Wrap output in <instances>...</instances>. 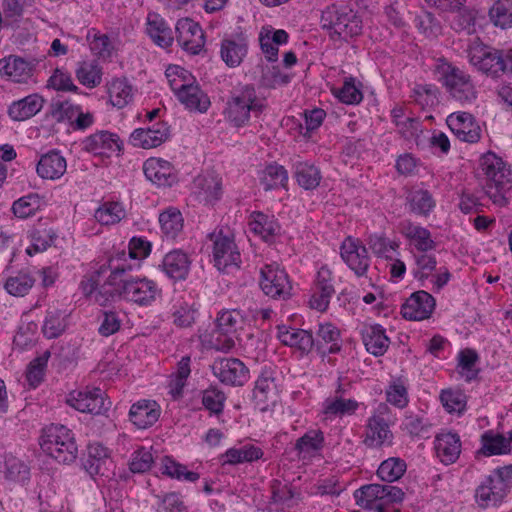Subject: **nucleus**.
<instances>
[{
  "label": "nucleus",
  "mask_w": 512,
  "mask_h": 512,
  "mask_svg": "<svg viewBox=\"0 0 512 512\" xmlns=\"http://www.w3.org/2000/svg\"><path fill=\"white\" fill-rule=\"evenodd\" d=\"M480 170L485 176V194L493 204L504 207L508 205L507 194L512 189V172L510 167L492 152L480 158Z\"/></svg>",
  "instance_id": "obj_1"
},
{
  "label": "nucleus",
  "mask_w": 512,
  "mask_h": 512,
  "mask_svg": "<svg viewBox=\"0 0 512 512\" xmlns=\"http://www.w3.org/2000/svg\"><path fill=\"white\" fill-rule=\"evenodd\" d=\"M265 108L264 99L257 95L255 87L252 84H245L231 92L223 115L230 125L240 128L247 126L252 116L258 118Z\"/></svg>",
  "instance_id": "obj_2"
},
{
  "label": "nucleus",
  "mask_w": 512,
  "mask_h": 512,
  "mask_svg": "<svg viewBox=\"0 0 512 512\" xmlns=\"http://www.w3.org/2000/svg\"><path fill=\"white\" fill-rule=\"evenodd\" d=\"M166 77L172 91L186 109L200 113L209 109L211 102L208 95L189 71L180 66H170L166 70Z\"/></svg>",
  "instance_id": "obj_3"
},
{
  "label": "nucleus",
  "mask_w": 512,
  "mask_h": 512,
  "mask_svg": "<svg viewBox=\"0 0 512 512\" xmlns=\"http://www.w3.org/2000/svg\"><path fill=\"white\" fill-rule=\"evenodd\" d=\"M434 73L453 100L462 105L472 104L476 100L477 91L471 76L459 67L441 58L437 60Z\"/></svg>",
  "instance_id": "obj_4"
},
{
  "label": "nucleus",
  "mask_w": 512,
  "mask_h": 512,
  "mask_svg": "<svg viewBox=\"0 0 512 512\" xmlns=\"http://www.w3.org/2000/svg\"><path fill=\"white\" fill-rule=\"evenodd\" d=\"M320 24L332 39L344 41L359 36L363 29L361 17L347 5L327 6L321 13Z\"/></svg>",
  "instance_id": "obj_5"
},
{
  "label": "nucleus",
  "mask_w": 512,
  "mask_h": 512,
  "mask_svg": "<svg viewBox=\"0 0 512 512\" xmlns=\"http://www.w3.org/2000/svg\"><path fill=\"white\" fill-rule=\"evenodd\" d=\"M39 444L44 453L59 463H72L78 455L74 433L61 424H50L44 427Z\"/></svg>",
  "instance_id": "obj_6"
},
{
  "label": "nucleus",
  "mask_w": 512,
  "mask_h": 512,
  "mask_svg": "<svg viewBox=\"0 0 512 512\" xmlns=\"http://www.w3.org/2000/svg\"><path fill=\"white\" fill-rule=\"evenodd\" d=\"M401 488L390 484H367L354 491L356 504L375 512H401L396 507L404 499Z\"/></svg>",
  "instance_id": "obj_7"
},
{
  "label": "nucleus",
  "mask_w": 512,
  "mask_h": 512,
  "mask_svg": "<svg viewBox=\"0 0 512 512\" xmlns=\"http://www.w3.org/2000/svg\"><path fill=\"white\" fill-rule=\"evenodd\" d=\"M259 285L263 293L274 300L284 301L292 295L289 276L277 264H267L260 269Z\"/></svg>",
  "instance_id": "obj_8"
},
{
  "label": "nucleus",
  "mask_w": 512,
  "mask_h": 512,
  "mask_svg": "<svg viewBox=\"0 0 512 512\" xmlns=\"http://www.w3.org/2000/svg\"><path fill=\"white\" fill-rule=\"evenodd\" d=\"M120 297L138 306H150L161 296L157 283L148 278H124Z\"/></svg>",
  "instance_id": "obj_9"
},
{
  "label": "nucleus",
  "mask_w": 512,
  "mask_h": 512,
  "mask_svg": "<svg viewBox=\"0 0 512 512\" xmlns=\"http://www.w3.org/2000/svg\"><path fill=\"white\" fill-rule=\"evenodd\" d=\"M389 407L381 403L373 415L368 418L364 444L370 448H379L384 445H391L393 433L389 424Z\"/></svg>",
  "instance_id": "obj_10"
},
{
  "label": "nucleus",
  "mask_w": 512,
  "mask_h": 512,
  "mask_svg": "<svg viewBox=\"0 0 512 512\" xmlns=\"http://www.w3.org/2000/svg\"><path fill=\"white\" fill-rule=\"evenodd\" d=\"M211 239L213 240V258L217 269L227 271L229 268H239L241 254L233 236L220 231L217 234H212Z\"/></svg>",
  "instance_id": "obj_11"
},
{
  "label": "nucleus",
  "mask_w": 512,
  "mask_h": 512,
  "mask_svg": "<svg viewBox=\"0 0 512 512\" xmlns=\"http://www.w3.org/2000/svg\"><path fill=\"white\" fill-rule=\"evenodd\" d=\"M509 491L493 473L485 477L474 492V500L481 509L497 508L505 501Z\"/></svg>",
  "instance_id": "obj_12"
},
{
  "label": "nucleus",
  "mask_w": 512,
  "mask_h": 512,
  "mask_svg": "<svg viewBox=\"0 0 512 512\" xmlns=\"http://www.w3.org/2000/svg\"><path fill=\"white\" fill-rule=\"evenodd\" d=\"M211 369L214 376L225 385L243 386L249 380V369L238 358L216 359Z\"/></svg>",
  "instance_id": "obj_13"
},
{
  "label": "nucleus",
  "mask_w": 512,
  "mask_h": 512,
  "mask_svg": "<svg viewBox=\"0 0 512 512\" xmlns=\"http://www.w3.org/2000/svg\"><path fill=\"white\" fill-rule=\"evenodd\" d=\"M309 305L312 309L324 312L335 294L334 276L327 266H322L314 279Z\"/></svg>",
  "instance_id": "obj_14"
},
{
  "label": "nucleus",
  "mask_w": 512,
  "mask_h": 512,
  "mask_svg": "<svg viewBox=\"0 0 512 512\" xmlns=\"http://www.w3.org/2000/svg\"><path fill=\"white\" fill-rule=\"evenodd\" d=\"M67 404L79 412L99 415L108 410L110 402L106 403L100 388H92L71 392Z\"/></svg>",
  "instance_id": "obj_15"
},
{
  "label": "nucleus",
  "mask_w": 512,
  "mask_h": 512,
  "mask_svg": "<svg viewBox=\"0 0 512 512\" xmlns=\"http://www.w3.org/2000/svg\"><path fill=\"white\" fill-rule=\"evenodd\" d=\"M176 40L187 52L199 54L205 45V35L201 26L190 18L179 19L175 26Z\"/></svg>",
  "instance_id": "obj_16"
},
{
  "label": "nucleus",
  "mask_w": 512,
  "mask_h": 512,
  "mask_svg": "<svg viewBox=\"0 0 512 512\" xmlns=\"http://www.w3.org/2000/svg\"><path fill=\"white\" fill-rule=\"evenodd\" d=\"M341 257L356 276L362 277L370 266L368 251L362 243L355 238L347 237L340 248Z\"/></svg>",
  "instance_id": "obj_17"
},
{
  "label": "nucleus",
  "mask_w": 512,
  "mask_h": 512,
  "mask_svg": "<svg viewBox=\"0 0 512 512\" xmlns=\"http://www.w3.org/2000/svg\"><path fill=\"white\" fill-rule=\"evenodd\" d=\"M275 372L271 368H263L258 376L253 389V401L261 410H268L271 404H275L278 398V389L275 383Z\"/></svg>",
  "instance_id": "obj_18"
},
{
  "label": "nucleus",
  "mask_w": 512,
  "mask_h": 512,
  "mask_svg": "<svg viewBox=\"0 0 512 512\" xmlns=\"http://www.w3.org/2000/svg\"><path fill=\"white\" fill-rule=\"evenodd\" d=\"M447 125L453 134L461 141L476 143L481 138V128L472 114L455 112L447 117Z\"/></svg>",
  "instance_id": "obj_19"
},
{
  "label": "nucleus",
  "mask_w": 512,
  "mask_h": 512,
  "mask_svg": "<svg viewBox=\"0 0 512 512\" xmlns=\"http://www.w3.org/2000/svg\"><path fill=\"white\" fill-rule=\"evenodd\" d=\"M39 61L35 58L25 59L20 56L10 55L0 59V74L9 80L22 83L32 75Z\"/></svg>",
  "instance_id": "obj_20"
},
{
  "label": "nucleus",
  "mask_w": 512,
  "mask_h": 512,
  "mask_svg": "<svg viewBox=\"0 0 512 512\" xmlns=\"http://www.w3.org/2000/svg\"><path fill=\"white\" fill-rule=\"evenodd\" d=\"M470 63L488 76L496 77L499 73H505L503 52L496 49H475L470 53Z\"/></svg>",
  "instance_id": "obj_21"
},
{
  "label": "nucleus",
  "mask_w": 512,
  "mask_h": 512,
  "mask_svg": "<svg viewBox=\"0 0 512 512\" xmlns=\"http://www.w3.org/2000/svg\"><path fill=\"white\" fill-rule=\"evenodd\" d=\"M435 307V299L426 291L420 290L411 294L401 307V314L408 320H424Z\"/></svg>",
  "instance_id": "obj_22"
},
{
  "label": "nucleus",
  "mask_w": 512,
  "mask_h": 512,
  "mask_svg": "<svg viewBox=\"0 0 512 512\" xmlns=\"http://www.w3.org/2000/svg\"><path fill=\"white\" fill-rule=\"evenodd\" d=\"M191 259L189 255L180 250L174 249L166 253L159 268L170 279L174 281L185 280L189 275Z\"/></svg>",
  "instance_id": "obj_23"
},
{
  "label": "nucleus",
  "mask_w": 512,
  "mask_h": 512,
  "mask_svg": "<svg viewBox=\"0 0 512 512\" xmlns=\"http://www.w3.org/2000/svg\"><path fill=\"white\" fill-rule=\"evenodd\" d=\"M168 138L169 127L164 122H158L147 129L134 130L130 136V141L135 147L151 149L160 146Z\"/></svg>",
  "instance_id": "obj_24"
},
{
  "label": "nucleus",
  "mask_w": 512,
  "mask_h": 512,
  "mask_svg": "<svg viewBox=\"0 0 512 512\" xmlns=\"http://www.w3.org/2000/svg\"><path fill=\"white\" fill-rule=\"evenodd\" d=\"M160 414L161 408L156 401L142 399L130 407L129 420L138 429H147L158 421Z\"/></svg>",
  "instance_id": "obj_25"
},
{
  "label": "nucleus",
  "mask_w": 512,
  "mask_h": 512,
  "mask_svg": "<svg viewBox=\"0 0 512 512\" xmlns=\"http://www.w3.org/2000/svg\"><path fill=\"white\" fill-rule=\"evenodd\" d=\"M143 172L146 178L157 186H171L176 182L173 166L160 158L147 159L143 164Z\"/></svg>",
  "instance_id": "obj_26"
},
{
  "label": "nucleus",
  "mask_w": 512,
  "mask_h": 512,
  "mask_svg": "<svg viewBox=\"0 0 512 512\" xmlns=\"http://www.w3.org/2000/svg\"><path fill=\"white\" fill-rule=\"evenodd\" d=\"M461 447L460 436L450 431L439 433L434 440L436 455L445 465L453 464L458 460Z\"/></svg>",
  "instance_id": "obj_27"
},
{
  "label": "nucleus",
  "mask_w": 512,
  "mask_h": 512,
  "mask_svg": "<svg viewBox=\"0 0 512 512\" xmlns=\"http://www.w3.org/2000/svg\"><path fill=\"white\" fill-rule=\"evenodd\" d=\"M83 149L95 155H109L121 150L122 142L118 135L108 131H100L86 137Z\"/></svg>",
  "instance_id": "obj_28"
},
{
  "label": "nucleus",
  "mask_w": 512,
  "mask_h": 512,
  "mask_svg": "<svg viewBox=\"0 0 512 512\" xmlns=\"http://www.w3.org/2000/svg\"><path fill=\"white\" fill-rule=\"evenodd\" d=\"M277 337L282 344L295 347L303 353L310 352L315 344L314 337L310 331L295 329L286 325L277 326Z\"/></svg>",
  "instance_id": "obj_29"
},
{
  "label": "nucleus",
  "mask_w": 512,
  "mask_h": 512,
  "mask_svg": "<svg viewBox=\"0 0 512 512\" xmlns=\"http://www.w3.org/2000/svg\"><path fill=\"white\" fill-rule=\"evenodd\" d=\"M66 168V159L59 151L51 150L40 157L36 172L42 179L57 180L64 175Z\"/></svg>",
  "instance_id": "obj_30"
},
{
  "label": "nucleus",
  "mask_w": 512,
  "mask_h": 512,
  "mask_svg": "<svg viewBox=\"0 0 512 512\" xmlns=\"http://www.w3.org/2000/svg\"><path fill=\"white\" fill-rule=\"evenodd\" d=\"M314 340V346L322 355L336 354L342 347L340 330L331 323L320 324Z\"/></svg>",
  "instance_id": "obj_31"
},
{
  "label": "nucleus",
  "mask_w": 512,
  "mask_h": 512,
  "mask_svg": "<svg viewBox=\"0 0 512 512\" xmlns=\"http://www.w3.org/2000/svg\"><path fill=\"white\" fill-rule=\"evenodd\" d=\"M125 272L124 267H113L105 282L99 284L93 300L100 306H106L115 296H120L121 279H123Z\"/></svg>",
  "instance_id": "obj_32"
},
{
  "label": "nucleus",
  "mask_w": 512,
  "mask_h": 512,
  "mask_svg": "<svg viewBox=\"0 0 512 512\" xmlns=\"http://www.w3.org/2000/svg\"><path fill=\"white\" fill-rule=\"evenodd\" d=\"M400 232L419 252H428L436 247V243L432 239L430 231L425 227L414 224L410 220H405L400 223Z\"/></svg>",
  "instance_id": "obj_33"
},
{
  "label": "nucleus",
  "mask_w": 512,
  "mask_h": 512,
  "mask_svg": "<svg viewBox=\"0 0 512 512\" xmlns=\"http://www.w3.org/2000/svg\"><path fill=\"white\" fill-rule=\"evenodd\" d=\"M361 334L365 348L370 354L376 357L382 356L389 348L390 339L381 325L365 326Z\"/></svg>",
  "instance_id": "obj_34"
},
{
  "label": "nucleus",
  "mask_w": 512,
  "mask_h": 512,
  "mask_svg": "<svg viewBox=\"0 0 512 512\" xmlns=\"http://www.w3.org/2000/svg\"><path fill=\"white\" fill-rule=\"evenodd\" d=\"M109 450L100 443H93L88 446V454L83 465L91 475H105L108 464H111Z\"/></svg>",
  "instance_id": "obj_35"
},
{
  "label": "nucleus",
  "mask_w": 512,
  "mask_h": 512,
  "mask_svg": "<svg viewBox=\"0 0 512 512\" xmlns=\"http://www.w3.org/2000/svg\"><path fill=\"white\" fill-rule=\"evenodd\" d=\"M359 403L354 399H346L342 395L326 398L322 404V413L325 419L342 418L355 414Z\"/></svg>",
  "instance_id": "obj_36"
},
{
  "label": "nucleus",
  "mask_w": 512,
  "mask_h": 512,
  "mask_svg": "<svg viewBox=\"0 0 512 512\" xmlns=\"http://www.w3.org/2000/svg\"><path fill=\"white\" fill-rule=\"evenodd\" d=\"M44 99L38 94L28 95L14 101L8 108L9 116L15 121H24L36 115L43 107Z\"/></svg>",
  "instance_id": "obj_37"
},
{
  "label": "nucleus",
  "mask_w": 512,
  "mask_h": 512,
  "mask_svg": "<svg viewBox=\"0 0 512 512\" xmlns=\"http://www.w3.org/2000/svg\"><path fill=\"white\" fill-rule=\"evenodd\" d=\"M147 34L152 41L162 48H167L173 43L172 29L166 21L156 13H150L147 17Z\"/></svg>",
  "instance_id": "obj_38"
},
{
  "label": "nucleus",
  "mask_w": 512,
  "mask_h": 512,
  "mask_svg": "<svg viewBox=\"0 0 512 512\" xmlns=\"http://www.w3.org/2000/svg\"><path fill=\"white\" fill-rule=\"evenodd\" d=\"M195 194L200 201L212 204L219 200L222 188L220 180L214 175H200L194 180Z\"/></svg>",
  "instance_id": "obj_39"
},
{
  "label": "nucleus",
  "mask_w": 512,
  "mask_h": 512,
  "mask_svg": "<svg viewBox=\"0 0 512 512\" xmlns=\"http://www.w3.org/2000/svg\"><path fill=\"white\" fill-rule=\"evenodd\" d=\"M409 211L418 216H428L436 206L432 194L425 189H412L407 193Z\"/></svg>",
  "instance_id": "obj_40"
},
{
  "label": "nucleus",
  "mask_w": 512,
  "mask_h": 512,
  "mask_svg": "<svg viewBox=\"0 0 512 512\" xmlns=\"http://www.w3.org/2000/svg\"><path fill=\"white\" fill-rule=\"evenodd\" d=\"M221 58L229 67H237L247 54V43L243 38L224 39L221 43Z\"/></svg>",
  "instance_id": "obj_41"
},
{
  "label": "nucleus",
  "mask_w": 512,
  "mask_h": 512,
  "mask_svg": "<svg viewBox=\"0 0 512 512\" xmlns=\"http://www.w3.org/2000/svg\"><path fill=\"white\" fill-rule=\"evenodd\" d=\"M249 227L252 232L266 241L275 236L280 229L273 216H268L259 211H254L250 215Z\"/></svg>",
  "instance_id": "obj_42"
},
{
  "label": "nucleus",
  "mask_w": 512,
  "mask_h": 512,
  "mask_svg": "<svg viewBox=\"0 0 512 512\" xmlns=\"http://www.w3.org/2000/svg\"><path fill=\"white\" fill-rule=\"evenodd\" d=\"M109 100L119 109L127 106L133 99V87L126 78H117L108 86Z\"/></svg>",
  "instance_id": "obj_43"
},
{
  "label": "nucleus",
  "mask_w": 512,
  "mask_h": 512,
  "mask_svg": "<svg viewBox=\"0 0 512 512\" xmlns=\"http://www.w3.org/2000/svg\"><path fill=\"white\" fill-rule=\"evenodd\" d=\"M263 456L261 448L252 444L228 449L221 458L223 464L237 465L245 462H253Z\"/></svg>",
  "instance_id": "obj_44"
},
{
  "label": "nucleus",
  "mask_w": 512,
  "mask_h": 512,
  "mask_svg": "<svg viewBox=\"0 0 512 512\" xmlns=\"http://www.w3.org/2000/svg\"><path fill=\"white\" fill-rule=\"evenodd\" d=\"M78 81L87 88H95L102 81V68L96 60H84L75 70Z\"/></svg>",
  "instance_id": "obj_45"
},
{
  "label": "nucleus",
  "mask_w": 512,
  "mask_h": 512,
  "mask_svg": "<svg viewBox=\"0 0 512 512\" xmlns=\"http://www.w3.org/2000/svg\"><path fill=\"white\" fill-rule=\"evenodd\" d=\"M288 182V172L282 165L270 164L260 175V183L266 191L285 188Z\"/></svg>",
  "instance_id": "obj_46"
},
{
  "label": "nucleus",
  "mask_w": 512,
  "mask_h": 512,
  "mask_svg": "<svg viewBox=\"0 0 512 512\" xmlns=\"http://www.w3.org/2000/svg\"><path fill=\"white\" fill-rule=\"evenodd\" d=\"M197 308L182 299L176 300L171 309L173 324L179 328H189L196 320Z\"/></svg>",
  "instance_id": "obj_47"
},
{
  "label": "nucleus",
  "mask_w": 512,
  "mask_h": 512,
  "mask_svg": "<svg viewBox=\"0 0 512 512\" xmlns=\"http://www.w3.org/2000/svg\"><path fill=\"white\" fill-rule=\"evenodd\" d=\"M245 318L238 309L225 310L218 314L216 325L218 330L225 334H236L238 330L243 328Z\"/></svg>",
  "instance_id": "obj_48"
},
{
  "label": "nucleus",
  "mask_w": 512,
  "mask_h": 512,
  "mask_svg": "<svg viewBox=\"0 0 512 512\" xmlns=\"http://www.w3.org/2000/svg\"><path fill=\"white\" fill-rule=\"evenodd\" d=\"M160 470L162 474L180 481L196 482L200 478L197 472L187 470L185 465L176 462L169 456L162 458Z\"/></svg>",
  "instance_id": "obj_49"
},
{
  "label": "nucleus",
  "mask_w": 512,
  "mask_h": 512,
  "mask_svg": "<svg viewBox=\"0 0 512 512\" xmlns=\"http://www.w3.org/2000/svg\"><path fill=\"white\" fill-rule=\"evenodd\" d=\"M65 313L56 308L47 310L42 333L47 339L59 337L66 329Z\"/></svg>",
  "instance_id": "obj_50"
},
{
  "label": "nucleus",
  "mask_w": 512,
  "mask_h": 512,
  "mask_svg": "<svg viewBox=\"0 0 512 512\" xmlns=\"http://www.w3.org/2000/svg\"><path fill=\"white\" fill-rule=\"evenodd\" d=\"M295 178L302 188L312 190L319 186L322 177L320 170L314 165L298 162L295 165Z\"/></svg>",
  "instance_id": "obj_51"
},
{
  "label": "nucleus",
  "mask_w": 512,
  "mask_h": 512,
  "mask_svg": "<svg viewBox=\"0 0 512 512\" xmlns=\"http://www.w3.org/2000/svg\"><path fill=\"white\" fill-rule=\"evenodd\" d=\"M489 18L494 26L507 29L512 26V0H497L489 9Z\"/></svg>",
  "instance_id": "obj_52"
},
{
  "label": "nucleus",
  "mask_w": 512,
  "mask_h": 512,
  "mask_svg": "<svg viewBox=\"0 0 512 512\" xmlns=\"http://www.w3.org/2000/svg\"><path fill=\"white\" fill-rule=\"evenodd\" d=\"M405 461L398 457L384 460L377 470V476L385 482L392 483L399 480L406 472Z\"/></svg>",
  "instance_id": "obj_53"
},
{
  "label": "nucleus",
  "mask_w": 512,
  "mask_h": 512,
  "mask_svg": "<svg viewBox=\"0 0 512 512\" xmlns=\"http://www.w3.org/2000/svg\"><path fill=\"white\" fill-rule=\"evenodd\" d=\"M159 223L163 234L175 238L183 228V217L177 208L169 207L160 213Z\"/></svg>",
  "instance_id": "obj_54"
},
{
  "label": "nucleus",
  "mask_w": 512,
  "mask_h": 512,
  "mask_svg": "<svg viewBox=\"0 0 512 512\" xmlns=\"http://www.w3.org/2000/svg\"><path fill=\"white\" fill-rule=\"evenodd\" d=\"M324 444V434L320 430H309L297 439L295 450L299 455H312L321 450Z\"/></svg>",
  "instance_id": "obj_55"
},
{
  "label": "nucleus",
  "mask_w": 512,
  "mask_h": 512,
  "mask_svg": "<svg viewBox=\"0 0 512 512\" xmlns=\"http://www.w3.org/2000/svg\"><path fill=\"white\" fill-rule=\"evenodd\" d=\"M126 215L122 204L118 202H105L96 209L94 217L101 225L119 223Z\"/></svg>",
  "instance_id": "obj_56"
},
{
  "label": "nucleus",
  "mask_w": 512,
  "mask_h": 512,
  "mask_svg": "<svg viewBox=\"0 0 512 512\" xmlns=\"http://www.w3.org/2000/svg\"><path fill=\"white\" fill-rule=\"evenodd\" d=\"M481 451L485 456L506 454L510 452V441L501 434H494L489 431L482 435Z\"/></svg>",
  "instance_id": "obj_57"
},
{
  "label": "nucleus",
  "mask_w": 512,
  "mask_h": 512,
  "mask_svg": "<svg viewBox=\"0 0 512 512\" xmlns=\"http://www.w3.org/2000/svg\"><path fill=\"white\" fill-rule=\"evenodd\" d=\"M34 282V278L28 272L20 271L6 279L4 288L10 295L23 297L33 287Z\"/></svg>",
  "instance_id": "obj_58"
},
{
  "label": "nucleus",
  "mask_w": 512,
  "mask_h": 512,
  "mask_svg": "<svg viewBox=\"0 0 512 512\" xmlns=\"http://www.w3.org/2000/svg\"><path fill=\"white\" fill-rule=\"evenodd\" d=\"M431 424L421 412L407 411L402 422V429L411 436H421L428 432Z\"/></svg>",
  "instance_id": "obj_59"
},
{
  "label": "nucleus",
  "mask_w": 512,
  "mask_h": 512,
  "mask_svg": "<svg viewBox=\"0 0 512 512\" xmlns=\"http://www.w3.org/2000/svg\"><path fill=\"white\" fill-rule=\"evenodd\" d=\"M80 106L72 104L70 101L54 100L49 107V115L58 123L73 122Z\"/></svg>",
  "instance_id": "obj_60"
},
{
  "label": "nucleus",
  "mask_w": 512,
  "mask_h": 512,
  "mask_svg": "<svg viewBox=\"0 0 512 512\" xmlns=\"http://www.w3.org/2000/svg\"><path fill=\"white\" fill-rule=\"evenodd\" d=\"M190 364V356L182 357L177 363L176 373L170 383L171 393L173 396H180L182 394L183 388L186 385V380L191 373Z\"/></svg>",
  "instance_id": "obj_61"
},
{
  "label": "nucleus",
  "mask_w": 512,
  "mask_h": 512,
  "mask_svg": "<svg viewBox=\"0 0 512 512\" xmlns=\"http://www.w3.org/2000/svg\"><path fill=\"white\" fill-rule=\"evenodd\" d=\"M226 396L216 387H209L202 392V404L210 413L219 415L223 412Z\"/></svg>",
  "instance_id": "obj_62"
},
{
  "label": "nucleus",
  "mask_w": 512,
  "mask_h": 512,
  "mask_svg": "<svg viewBox=\"0 0 512 512\" xmlns=\"http://www.w3.org/2000/svg\"><path fill=\"white\" fill-rule=\"evenodd\" d=\"M40 207V197L37 194H29L16 200L12 205V211L18 218H27L35 214Z\"/></svg>",
  "instance_id": "obj_63"
},
{
  "label": "nucleus",
  "mask_w": 512,
  "mask_h": 512,
  "mask_svg": "<svg viewBox=\"0 0 512 512\" xmlns=\"http://www.w3.org/2000/svg\"><path fill=\"white\" fill-rule=\"evenodd\" d=\"M154 458L151 450L145 447H140L135 450L129 461V469L132 473H145L150 470Z\"/></svg>",
  "instance_id": "obj_64"
}]
</instances>
